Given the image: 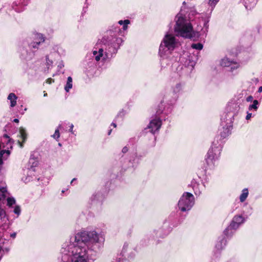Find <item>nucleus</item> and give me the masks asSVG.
Instances as JSON below:
<instances>
[{
    "instance_id": "a19ab883",
    "label": "nucleus",
    "mask_w": 262,
    "mask_h": 262,
    "mask_svg": "<svg viewBox=\"0 0 262 262\" xmlns=\"http://www.w3.org/2000/svg\"><path fill=\"white\" fill-rule=\"evenodd\" d=\"M3 163L2 160L0 159V164H2Z\"/></svg>"
},
{
    "instance_id": "a878e982",
    "label": "nucleus",
    "mask_w": 262,
    "mask_h": 262,
    "mask_svg": "<svg viewBox=\"0 0 262 262\" xmlns=\"http://www.w3.org/2000/svg\"><path fill=\"white\" fill-rule=\"evenodd\" d=\"M5 216V211L0 208V217H3V216Z\"/></svg>"
},
{
    "instance_id": "4468645a",
    "label": "nucleus",
    "mask_w": 262,
    "mask_h": 262,
    "mask_svg": "<svg viewBox=\"0 0 262 262\" xmlns=\"http://www.w3.org/2000/svg\"><path fill=\"white\" fill-rule=\"evenodd\" d=\"M72 78L69 76L68 77L67 83L64 86V90L67 92H69L70 90L72 88Z\"/></svg>"
},
{
    "instance_id": "ea45409f",
    "label": "nucleus",
    "mask_w": 262,
    "mask_h": 262,
    "mask_svg": "<svg viewBox=\"0 0 262 262\" xmlns=\"http://www.w3.org/2000/svg\"><path fill=\"white\" fill-rule=\"evenodd\" d=\"M191 13V14H192V15H194V14H195V12H194V11H192Z\"/></svg>"
},
{
    "instance_id": "f704fd0d",
    "label": "nucleus",
    "mask_w": 262,
    "mask_h": 262,
    "mask_svg": "<svg viewBox=\"0 0 262 262\" xmlns=\"http://www.w3.org/2000/svg\"><path fill=\"white\" fill-rule=\"evenodd\" d=\"M13 121H14V122H16V123H18L19 120H18V119H14L13 120Z\"/></svg>"
},
{
    "instance_id": "393cba45",
    "label": "nucleus",
    "mask_w": 262,
    "mask_h": 262,
    "mask_svg": "<svg viewBox=\"0 0 262 262\" xmlns=\"http://www.w3.org/2000/svg\"><path fill=\"white\" fill-rule=\"evenodd\" d=\"M219 0H209V4L211 7H214Z\"/></svg>"
},
{
    "instance_id": "c9c22d12",
    "label": "nucleus",
    "mask_w": 262,
    "mask_h": 262,
    "mask_svg": "<svg viewBox=\"0 0 262 262\" xmlns=\"http://www.w3.org/2000/svg\"><path fill=\"white\" fill-rule=\"evenodd\" d=\"M4 137L6 138V139L9 138V137L7 135H4Z\"/></svg>"
},
{
    "instance_id": "2eb2a0df",
    "label": "nucleus",
    "mask_w": 262,
    "mask_h": 262,
    "mask_svg": "<svg viewBox=\"0 0 262 262\" xmlns=\"http://www.w3.org/2000/svg\"><path fill=\"white\" fill-rule=\"evenodd\" d=\"M249 192L247 188H245L243 190L242 194L240 195L239 199L241 202H244L247 199Z\"/></svg>"
},
{
    "instance_id": "f3484780",
    "label": "nucleus",
    "mask_w": 262,
    "mask_h": 262,
    "mask_svg": "<svg viewBox=\"0 0 262 262\" xmlns=\"http://www.w3.org/2000/svg\"><path fill=\"white\" fill-rule=\"evenodd\" d=\"M19 133L20 136L23 139V141L25 142L27 138V134L26 133L25 129L23 127H20Z\"/></svg>"
},
{
    "instance_id": "412c9836",
    "label": "nucleus",
    "mask_w": 262,
    "mask_h": 262,
    "mask_svg": "<svg viewBox=\"0 0 262 262\" xmlns=\"http://www.w3.org/2000/svg\"><path fill=\"white\" fill-rule=\"evenodd\" d=\"M203 45L201 43H193L191 45V48L196 50H201L203 48Z\"/></svg>"
},
{
    "instance_id": "20e7f679",
    "label": "nucleus",
    "mask_w": 262,
    "mask_h": 262,
    "mask_svg": "<svg viewBox=\"0 0 262 262\" xmlns=\"http://www.w3.org/2000/svg\"><path fill=\"white\" fill-rule=\"evenodd\" d=\"M179 43L175 36L170 33L164 36L159 47V55L163 59L167 58Z\"/></svg>"
},
{
    "instance_id": "58836bf2",
    "label": "nucleus",
    "mask_w": 262,
    "mask_h": 262,
    "mask_svg": "<svg viewBox=\"0 0 262 262\" xmlns=\"http://www.w3.org/2000/svg\"><path fill=\"white\" fill-rule=\"evenodd\" d=\"M112 124L114 126V127H116V124L115 123H113Z\"/></svg>"
},
{
    "instance_id": "f8f14e48",
    "label": "nucleus",
    "mask_w": 262,
    "mask_h": 262,
    "mask_svg": "<svg viewBox=\"0 0 262 262\" xmlns=\"http://www.w3.org/2000/svg\"><path fill=\"white\" fill-rule=\"evenodd\" d=\"M8 195L9 194L5 188H0V204L3 203Z\"/></svg>"
},
{
    "instance_id": "39448f33",
    "label": "nucleus",
    "mask_w": 262,
    "mask_h": 262,
    "mask_svg": "<svg viewBox=\"0 0 262 262\" xmlns=\"http://www.w3.org/2000/svg\"><path fill=\"white\" fill-rule=\"evenodd\" d=\"M194 203L193 195L189 192L184 193L178 202V206L182 211L189 210Z\"/></svg>"
},
{
    "instance_id": "b1692460",
    "label": "nucleus",
    "mask_w": 262,
    "mask_h": 262,
    "mask_svg": "<svg viewBox=\"0 0 262 262\" xmlns=\"http://www.w3.org/2000/svg\"><path fill=\"white\" fill-rule=\"evenodd\" d=\"M14 212L17 215H19L20 213V208L19 206H15L14 209Z\"/></svg>"
},
{
    "instance_id": "bb28decb",
    "label": "nucleus",
    "mask_w": 262,
    "mask_h": 262,
    "mask_svg": "<svg viewBox=\"0 0 262 262\" xmlns=\"http://www.w3.org/2000/svg\"><path fill=\"white\" fill-rule=\"evenodd\" d=\"M5 153H7L8 155H9L10 154V151L7 150H2L0 152V155L1 156H3V155L5 154Z\"/></svg>"
},
{
    "instance_id": "a211bd4d",
    "label": "nucleus",
    "mask_w": 262,
    "mask_h": 262,
    "mask_svg": "<svg viewBox=\"0 0 262 262\" xmlns=\"http://www.w3.org/2000/svg\"><path fill=\"white\" fill-rule=\"evenodd\" d=\"M7 206L11 207L13 205L15 204V200L14 198L9 197V195L7 197Z\"/></svg>"
},
{
    "instance_id": "e433bc0d",
    "label": "nucleus",
    "mask_w": 262,
    "mask_h": 262,
    "mask_svg": "<svg viewBox=\"0 0 262 262\" xmlns=\"http://www.w3.org/2000/svg\"><path fill=\"white\" fill-rule=\"evenodd\" d=\"M75 180H76V178H74V179H73V180L71 181V183L72 184V183L73 182H74V181H75Z\"/></svg>"
},
{
    "instance_id": "7ed1b4c3",
    "label": "nucleus",
    "mask_w": 262,
    "mask_h": 262,
    "mask_svg": "<svg viewBox=\"0 0 262 262\" xmlns=\"http://www.w3.org/2000/svg\"><path fill=\"white\" fill-rule=\"evenodd\" d=\"M71 238L77 244L83 243L88 248V251L92 249L94 243H102L104 241L103 235L97 234L95 231L78 233Z\"/></svg>"
},
{
    "instance_id": "7c9ffc66",
    "label": "nucleus",
    "mask_w": 262,
    "mask_h": 262,
    "mask_svg": "<svg viewBox=\"0 0 262 262\" xmlns=\"http://www.w3.org/2000/svg\"><path fill=\"white\" fill-rule=\"evenodd\" d=\"M252 99H253V97L251 96H250L248 97H247V100L248 101H251L252 100Z\"/></svg>"
},
{
    "instance_id": "aec40b11",
    "label": "nucleus",
    "mask_w": 262,
    "mask_h": 262,
    "mask_svg": "<svg viewBox=\"0 0 262 262\" xmlns=\"http://www.w3.org/2000/svg\"><path fill=\"white\" fill-rule=\"evenodd\" d=\"M258 104V102L257 100H254L253 104L249 105V110H252L253 109L255 111H256L257 109Z\"/></svg>"
},
{
    "instance_id": "4c0bfd02",
    "label": "nucleus",
    "mask_w": 262,
    "mask_h": 262,
    "mask_svg": "<svg viewBox=\"0 0 262 262\" xmlns=\"http://www.w3.org/2000/svg\"><path fill=\"white\" fill-rule=\"evenodd\" d=\"M18 142L19 144L20 147H23V144L19 141H18Z\"/></svg>"
},
{
    "instance_id": "c756f323",
    "label": "nucleus",
    "mask_w": 262,
    "mask_h": 262,
    "mask_svg": "<svg viewBox=\"0 0 262 262\" xmlns=\"http://www.w3.org/2000/svg\"><path fill=\"white\" fill-rule=\"evenodd\" d=\"M127 151H128V148H127V147H123V149H122V152H123V153H125V152H126Z\"/></svg>"
},
{
    "instance_id": "6e6552de",
    "label": "nucleus",
    "mask_w": 262,
    "mask_h": 262,
    "mask_svg": "<svg viewBox=\"0 0 262 262\" xmlns=\"http://www.w3.org/2000/svg\"><path fill=\"white\" fill-rule=\"evenodd\" d=\"M161 125V121L158 118H156L150 122L148 125V128L150 129V132L155 133L156 131L158 130L160 128Z\"/></svg>"
},
{
    "instance_id": "9b49d317",
    "label": "nucleus",
    "mask_w": 262,
    "mask_h": 262,
    "mask_svg": "<svg viewBox=\"0 0 262 262\" xmlns=\"http://www.w3.org/2000/svg\"><path fill=\"white\" fill-rule=\"evenodd\" d=\"M245 8L250 10L256 5L257 0H242Z\"/></svg>"
},
{
    "instance_id": "6ab92c4d",
    "label": "nucleus",
    "mask_w": 262,
    "mask_h": 262,
    "mask_svg": "<svg viewBox=\"0 0 262 262\" xmlns=\"http://www.w3.org/2000/svg\"><path fill=\"white\" fill-rule=\"evenodd\" d=\"M226 245V241L224 239H222L220 243H218L216 245V248L220 250L222 249L224 246Z\"/></svg>"
},
{
    "instance_id": "cd10ccee",
    "label": "nucleus",
    "mask_w": 262,
    "mask_h": 262,
    "mask_svg": "<svg viewBox=\"0 0 262 262\" xmlns=\"http://www.w3.org/2000/svg\"><path fill=\"white\" fill-rule=\"evenodd\" d=\"M251 117H252V114L248 113L246 118L247 120H249V119L251 118Z\"/></svg>"
},
{
    "instance_id": "ddd939ff",
    "label": "nucleus",
    "mask_w": 262,
    "mask_h": 262,
    "mask_svg": "<svg viewBox=\"0 0 262 262\" xmlns=\"http://www.w3.org/2000/svg\"><path fill=\"white\" fill-rule=\"evenodd\" d=\"M17 97L14 93H11L8 96V99L10 101V107H13L16 104Z\"/></svg>"
},
{
    "instance_id": "f03ea898",
    "label": "nucleus",
    "mask_w": 262,
    "mask_h": 262,
    "mask_svg": "<svg viewBox=\"0 0 262 262\" xmlns=\"http://www.w3.org/2000/svg\"><path fill=\"white\" fill-rule=\"evenodd\" d=\"M192 18H187L180 12L176 17V24L174 31L178 35L185 38H191L193 34V30L190 20Z\"/></svg>"
},
{
    "instance_id": "37998d69",
    "label": "nucleus",
    "mask_w": 262,
    "mask_h": 262,
    "mask_svg": "<svg viewBox=\"0 0 262 262\" xmlns=\"http://www.w3.org/2000/svg\"><path fill=\"white\" fill-rule=\"evenodd\" d=\"M111 131H112L111 130H110L109 131V132H108V135H110V134H111Z\"/></svg>"
},
{
    "instance_id": "c85d7f7f",
    "label": "nucleus",
    "mask_w": 262,
    "mask_h": 262,
    "mask_svg": "<svg viewBox=\"0 0 262 262\" xmlns=\"http://www.w3.org/2000/svg\"><path fill=\"white\" fill-rule=\"evenodd\" d=\"M53 82H54V80H52L51 78H49L47 79V83H49V84H51V83H52Z\"/></svg>"
},
{
    "instance_id": "9d476101",
    "label": "nucleus",
    "mask_w": 262,
    "mask_h": 262,
    "mask_svg": "<svg viewBox=\"0 0 262 262\" xmlns=\"http://www.w3.org/2000/svg\"><path fill=\"white\" fill-rule=\"evenodd\" d=\"M93 55L95 56V58L96 61H98L102 59V60L105 59L107 57V54H104L103 50L101 48L99 49L98 51H94L93 52Z\"/></svg>"
},
{
    "instance_id": "dca6fc26",
    "label": "nucleus",
    "mask_w": 262,
    "mask_h": 262,
    "mask_svg": "<svg viewBox=\"0 0 262 262\" xmlns=\"http://www.w3.org/2000/svg\"><path fill=\"white\" fill-rule=\"evenodd\" d=\"M232 63V61L229 60L228 58H224L221 61V65L223 67H229Z\"/></svg>"
},
{
    "instance_id": "79ce46f5",
    "label": "nucleus",
    "mask_w": 262,
    "mask_h": 262,
    "mask_svg": "<svg viewBox=\"0 0 262 262\" xmlns=\"http://www.w3.org/2000/svg\"><path fill=\"white\" fill-rule=\"evenodd\" d=\"M43 96L45 97V96H47V93H44V95Z\"/></svg>"
},
{
    "instance_id": "2f4dec72",
    "label": "nucleus",
    "mask_w": 262,
    "mask_h": 262,
    "mask_svg": "<svg viewBox=\"0 0 262 262\" xmlns=\"http://www.w3.org/2000/svg\"><path fill=\"white\" fill-rule=\"evenodd\" d=\"M73 127H74V125L71 124V125H70V131L71 132V133H73Z\"/></svg>"
},
{
    "instance_id": "473e14b6",
    "label": "nucleus",
    "mask_w": 262,
    "mask_h": 262,
    "mask_svg": "<svg viewBox=\"0 0 262 262\" xmlns=\"http://www.w3.org/2000/svg\"><path fill=\"white\" fill-rule=\"evenodd\" d=\"M3 256V252L1 250V247H0V259H1Z\"/></svg>"
},
{
    "instance_id": "5701e85b",
    "label": "nucleus",
    "mask_w": 262,
    "mask_h": 262,
    "mask_svg": "<svg viewBox=\"0 0 262 262\" xmlns=\"http://www.w3.org/2000/svg\"><path fill=\"white\" fill-rule=\"evenodd\" d=\"M52 137L56 140H57L59 138L60 134L58 128L55 130L54 134L52 136Z\"/></svg>"
},
{
    "instance_id": "f257e3e1",
    "label": "nucleus",
    "mask_w": 262,
    "mask_h": 262,
    "mask_svg": "<svg viewBox=\"0 0 262 262\" xmlns=\"http://www.w3.org/2000/svg\"><path fill=\"white\" fill-rule=\"evenodd\" d=\"M88 248L83 243L77 244L70 238L62 246V262H88Z\"/></svg>"
},
{
    "instance_id": "423d86ee",
    "label": "nucleus",
    "mask_w": 262,
    "mask_h": 262,
    "mask_svg": "<svg viewBox=\"0 0 262 262\" xmlns=\"http://www.w3.org/2000/svg\"><path fill=\"white\" fill-rule=\"evenodd\" d=\"M220 150V148L218 147H212L209 150L206 158V161L208 164H212L213 161L219 157Z\"/></svg>"
},
{
    "instance_id": "0eeeda50",
    "label": "nucleus",
    "mask_w": 262,
    "mask_h": 262,
    "mask_svg": "<svg viewBox=\"0 0 262 262\" xmlns=\"http://www.w3.org/2000/svg\"><path fill=\"white\" fill-rule=\"evenodd\" d=\"M244 222V219L242 216L238 215L234 216L230 226L225 230V234L227 235L228 231L237 229Z\"/></svg>"
},
{
    "instance_id": "72a5a7b5",
    "label": "nucleus",
    "mask_w": 262,
    "mask_h": 262,
    "mask_svg": "<svg viewBox=\"0 0 262 262\" xmlns=\"http://www.w3.org/2000/svg\"><path fill=\"white\" fill-rule=\"evenodd\" d=\"M16 236V233H13L12 234H11V236L14 238Z\"/></svg>"
},
{
    "instance_id": "4be33fe9",
    "label": "nucleus",
    "mask_w": 262,
    "mask_h": 262,
    "mask_svg": "<svg viewBox=\"0 0 262 262\" xmlns=\"http://www.w3.org/2000/svg\"><path fill=\"white\" fill-rule=\"evenodd\" d=\"M118 23L120 25L123 24V29L126 30L127 28V25L129 24V20H127V19L125 20L124 21L120 20V21H119Z\"/></svg>"
},
{
    "instance_id": "1a4fd4ad",
    "label": "nucleus",
    "mask_w": 262,
    "mask_h": 262,
    "mask_svg": "<svg viewBox=\"0 0 262 262\" xmlns=\"http://www.w3.org/2000/svg\"><path fill=\"white\" fill-rule=\"evenodd\" d=\"M34 40L35 41L31 43L30 45V46L33 48H37L40 43L44 42L45 38L42 34L36 33L34 34Z\"/></svg>"
}]
</instances>
